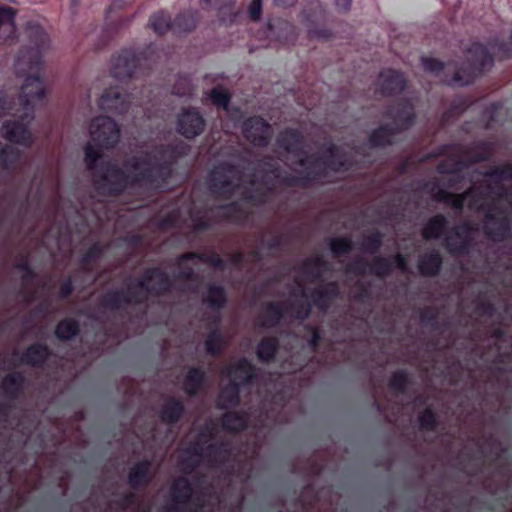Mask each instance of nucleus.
<instances>
[{
	"label": "nucleus",
	"instance_id": "412c9836",
	"mask_svg": "<svg viewBox=\"0 0 512 512\" xmlns=\"http://www.w3.org/2000/svg\"><path fill=\"white\" fill-rule=\"evenodd\" d=\"M191 488L184 478L177 479L172 486L173 505L168 512H197L191 508Z\"/></svg>",
	"mask_w": 512,
	"mask_h": 512
},
{
	"label": "nucleus",
	"instance_id": "6e6d98bb",
	"mask_svg": "<svg viewBox=\"0 0 512 512\" xmlns=\"http://www.w3.org/2000/svg\"><path fill=\"white\" fill-rule=\"evenodd\" d=\"M382 246V237L380 234H371L364 237L361 249L370 254H376Z\"/></svg>",
	"mask_w": 512,
	"mask_h": 512
},
{
	"label": "nucleus",
	"instance_id": "338daca9",
	"mask_svg": "<svg viewBox=\"0 0 512 512\" xmlns=\"http://www.w3.org/2000/svg\"><path fill=\"white\" fill-rule=\"evenodd\" d=\"M13 108V101L9 99L8 95L0 92V118L6 116Z\"/></svg>",
	"mask_w": 512,
	"mask_h": 512
},
{
	"label": "nucleus",
	"instance_id": "a211bd4d",
	"mask_svg": "<svg viewBox=\"0 0 512 512\" xmlns=\"http://www.w3.org/2000/svg\"><path fill=\"white\" fill-rule=\"evenodd\" d=\"M43 69V51L39 48L23 47L19 50L15 60V73L17 76L32 75Z\"/></svg>",
	"mask_w": 512,
	"mask_h": 512
},
{
	"label": "nucleus",
	"instance_id": "5701e85b",
	"mask_svg": "<svg viewBox=\"0 0 512 512\" xmlns=\"http://www.w3.org/2000/svg\"><path fill=\"white\" fill-rule=\"evenodd\" d=\"M301 23L306 27L309 39L320 38V0L306 5L300 13Z\"/></svg>",
	"mask_w": 512,
	"mask_h": 512
},
{
	"label": "nucleus",
	"instance_id": "4d7b16f0",
	"mask_svg": "<svg viewBox=\"0 0 512 512\" xmlns=\"http://www.w3.org/2000/svg\"><path fill=\"white\" fill-rule=\"evenodd\" d=\"M421 64L426 72L439 75L446 66V63L434 57H422Z\"/></svg>",
	"mask_w": 512,
	"mask_h": 512
},
{
	"label": "nucleus",
	"instance_id": "6e6552de",
	"mask_svg": "<svg viewBox=\"0 0 512 512\" xmlns=\"http://www.w3.org/2000/svg\"><path fill=\"white\" fill-rule=\"evenodd\" d=\"M90 136L91 140L95 144L87 145L84 150V161L87 165L86 150L88 148H94L100 151L101 157H103L102 149H113L117 146L120 140V127L118 123L109 116H97L92 119L90 123ZM102 158L99 159L98 163L104 162Z\"/></svg>",
	"mask_w": 512,
	"mask_h": 512
},
{
	"label": "nucleus",
	"instance_id": "c756f323",
	"mask_svg": "<svg viewBox=\"0 0 512 512\" xmlns=\"http://www.w3.org/2000/svg\"><path fill=\"white\" fill-rule=\"evenodd\" d=\"M205 95L214 107L222 111L229 107L232 100L230 91L222 84L215 85Z\"/></svg>",
	"mask_w": 512,
	"mask_h": 512
},
{
	"label": "nucleus",
	"instance_id": "bf43d9fd",
	"mask_svg": "<svg viewBox=\"0 0 512 512\" xmlns=\"http://www.w3.org/2000/svg\"><path fill=\"white\" fill-rule=\"evenodd\" d=\"M356 290L352 294V300L362 303L371 298V288L369 283L357 282L355 284Z\"/></svg>",
	"mask_w": 512,
	"mask_h": 512
},
{
	"label": "nucleus",
	"instance_id": "7ed1b4c3",
	"mask_svg": "<svg viewBox=\"0 0 512 512\" xmlns=\"http://www.w3.org/2000/svg\"><path fill=\"white\" fill-rule=\"evenodd\" d=\"M320 276V258L318 256L305 261L296 277L297 287L290 293L288 304L281 308L269 304L258 319V325L273 326L281 317L289 315L305 318L310 312V301H317L318 278Z\"/></svg>",
	"mask_w": 512,
	"mask_h": 512
},
{
	"label": "nucleus",
	"instance_id": "39448f33",
	"mask_svg": "<svg viewBox=\"0 0 512 512\" xmlns=\"http://www.w3.org/2000/svg\"><path fill=\"white\" fill-rule=\"evenodd\" d=\"M244 162L236 164L222 161L214 165L205 179L210 195L216 199L230 200L238 189L245 171L250 169L249 161Z\"/></svg>",
	"mask_w": 512,
	"mask_h": 512
},
{
	"label": "nucleus",
	"instance_id": "423d86ee",
	"mask_svg": "<svg viewBox=\"0 0 512 512\" xmlns=\"http://www.w3.org/2000/svg\"><path fill=\"white\" fill-rule=\"evenodd\" d=\"M169 287L168 276L158 269H153L148 271L142 280H136L129 284L127 296L118 292L108 294L104 298V304L107 307L115 308L121 306L122 302H140L150 293H160Z\"/></svg>",
	"mask_w": 512,
	"mask_h": 512
},
{
	"label": "nucleus",
	"instance_id": "c03bdc74",
	"mask_svg": "<svg viewBox=\"0 0 512 512\" xmlns=\"http://www.w3.org/2000/svg\"><path fill=\"white\" fill-rule=\"evenodd\" d=\"M48 355V351L46 347H43L41 345H33L30 348H28L27 352L22 358V361L31 364V365H37L42 363Z\"/></svg>",
	"mask_w": 512,
	"mask_h": 512
},
{
	"label": "nucleus",
	"instance_id": "37998d69",
	"mask_svg": "<svg viewBox=\"0 0 512 512\" xmlns=\"http://www.w3.org/2000/svg\"><path fill=\"white\" fill-rule=\"evenodd\" d=\"M203 373L197 369H190L185 381H184V389L187 394L193 395L195 394L201 387L203 382Z\"/></svg>",
	"mask_w": 512,
	"mask_h": 512
},
{
	"label": "nucleus",
	"instance_id": "f257e3e1",
	"mask_svg": "<svg viewBox=\"0 0 512 512\" xmlns=\"http://www.w3.org/2000/svg\"><path fill=\"white\" fill-rule=\"evenodd\" d=\"M191 146L183 140L160 144L151 151H140L123 159L98 163L99 150H86L87 169L93 185L102 196H120L128 189L163 188L173 176L177 161L189 154Z\"/></svg>",
	"mask_w": 512,
	"mask_h": 512
},
{
	"label": "nucleus",
	"instance_id": "de8ad7c7",
	"mask_svg": "<svg viewBox=\"0 0 512 512\" xmlns=\"http://www.w3.org/2000/svg\"><path fill=\"white\" fill-rule=\"evenodd\" d=\"M277 342L273 338H267L260 342L257 347V356L263 361L270 360L276 351Z\"/></svg>",
	"mask_w": 512,
	"mask_h": 512
},
{
	"label": "nucleus",
	"instance_id": "5fc2aeb1",
	"mask_svg": "<svg viewBox=\"0 0 512 512\" xmlns=\"http://www.w3.org/2000/svg\"><path fill=\"white\" fill-rule=\"evenodd\" d=\"M419 190L421 192L428 194L431 197V199L437 203V194L439 192H445L446 189L441 187V179L433 178L431 180L424 182L419 187Z\"/></svg>",
	"mask_w": 512,
	"mask_h": 512
},
{
	"label": "nucleus",
	"instance_id": "f704fd0d",
	"mask_svg": "<svg viewBox=\"0 0 512 512\" xmlns=\"http://www.w3.org/2000/svg\"><path fill=\"white\" fill-rule=\"evenodd\" d=\"M411 383V377L407 370L398 369L391 374L388 386L397 394L404 395Z\"/></svg>",
	"mask_w": 512,
	"mask_h": 512
},
{
	"label": "nucleus",
	"instance_id": "09e8293b",
	"mask_svg": "<svg viewBox=\"0 0 512 512\" xmlns=\"http://www.w3.org/2000/svg\"><path fill=\"white\" fill-rule=\"evenodd\" d=\"M78 332V325L75 321L67 319L60 322L56 328V335L59 339H70Z\"/></svg>",
	"mask_w": 512,
	"mask_h": 512
},
{
	"label": "nucleus",
	"instance_id": "2f4dec72",
	"mask_svg": "<svg viewBox=\"0 0 512 512\" xmlns=\"http://www.w3.org/2000/svg\"><path fill=\"white\" fill-rule=\"evenodd\" d=\"M444 246L446 250L453 256H463L468 254L471 246L468 237H461L459 232L455 236H448L444 239Z\"/></svg>",
	"mask_w": 512,
	"mask_h": 512
},
{
	"label": "nucleus",
	"instance_id": "864d4df0",
	"mask_svg": "<svg viewBox=\"0 0 512 512\" xmlns=\"http://www.w3.org/2000/svg\"><path fill=\"white\" fill-rule=\"evenodd\" d=\"M224 345H225V341H224L222 335L217 331L211 332L208 335L206 342H205V348L209 354L219 353L222 350V348L224 347Z\"/></svg>",
	"mask_w": 512,
	"mask_h": 512
},
{
	"label": "nucleus",
	"instance_id": "4c0bfd02",
	"mask_svg": "<svg viewBox=\"0 0 512 512\" xmlns=\"http://www.w3.org/2000/svg\"><path fill=\"white\" fill-rule=\"evenodd\" d=\"M150 462L142 461L137 463L129 474V484L132 487L144 485L149 480Z\"/></svg>",
	"mask_w": 512,
	"mask_h": 512
},
{
	"label": "nucleus",
	"instance_id": "774afa93",
	"mask_svg": "<svg viewBox=\"0 0 512 512\" xmlns=\"http://www.w3.org/2000/svg\"><path fill=\"white\" fill-rule=\"evenodd\" d=\"M451 175L452 176L448 178L441 179L442 188H456V186L462 181V176L459 175V172Z\"/></svg>",
	"mask_w": 512,
	"mask_h": 512
},
{
	"label": "nucleus",
	"instance_id": "4468645a",
	"mask_svg": "<svg viewBox=\"0 0 512 512\" xmlns=\"http://www.w3.org/2000/svg\"><path fill=\"white\" fill-rule=\"evenodd\" d=\"M243 137L254 147L268 146L272 137L271 125L261 116H250L241 125Z\"/></svg>",
	"mask_w": 512,
	"mask_h": 512
},
{
	"label": "nucleus",
	"instance_id": "cd10ccee",
	"mask_svg": "<svg viewBox=\"0 0 512 512\" xmlns=\"http://www.w3.org/2000/svg\"><path fill=\"white\" fill-rule=\"evenodd\" d=\"M482 175L491 180L489 183L495 187V190L498 193H503L505 195V193L508 192L504 189L501 183L504 180H512V164L507 163L494 166L490 170L483 172Z\"/></svg>",
	"mask_w": 512,
	"mask_h": 512
},
{
	"label": "nucleus",
	"instance_id": "6ab92c4d",
	"mask_svg": "<svg viewBox=\"0 0 512 512\" xmlns=\"http://www.w3.org/2000/svg\"><path fill=\"white\" fill-rule=\"evenodd\" d=\"M202 440H197L190 448L184 450L179 456L178 466L184 473H189L206 457H210L216 452L217 448L212 444L207 445L206 449L202 446Z\"/></svg>",
	"mask_w": 512,
	"mask_h": 512
},
{
	"label": "nucleus",
	"instance_id": "1a4fd4ad",
	"mask_svg": "<svg viewBox=\"0 0 512 512\" xmlns=\"http://www.w3.org/2000/svg\"><path fill=\"white\" fill-rule=\"evenodd\" d=\"M493 152L494 148L491 142L479 140L463 151V154L468 156L466 159L456 160L453 165H449L446 161H441L437 165L436 171L441 175L456 174L462 168L490 160Z\"/></svg>",
	"mask_w": 512,
	"mask_h": 512
},
{
	"label": "nucleus",
	"instance_id": "f8f14e48",
	"mask_svg": "<svg viewBox=\"0 0 512 512\" xmlns=\"http://www.w3.org/2000/svg\"><path fill=\"white\" fill-rule=\"evenodd\" d=\"M32 120L25 114L17 120H5L1 125L0 135L10 143L30 148L35 140L29 127Z\"/></svg>",
	"mask_w": 512,
	"mask_h": 512
},
{
	"label": "nucleus",
	"instance_id": "aec40b11",
	"mask_svg": "<svg viewBox=\"0 0 512 512\" xmlns=\"http://www.w3.org/2000/svg\"><path fill=\"white\" fill-rule=\"evenodd\" d=\"M380 83L377 91L383 97H390L401 94L407 87V79L405 75L395 69H386L379 74Z\"/></svg>",
	"mask_w": 512,
	"mask_h": 512
},
{
	"label": "nucleus",
	"instance_id": "e2e57ef3",
	"mask_svg": "<svg viewBox=\"0 0 512 512\" xmlns=\"http://www.w3.org/2000/svg\"><path fill=\"white\" fill-rule=\"evenodd\" d=\"M247 13L251 21H259L263 13V0H251Z\"/></svg>",
	"mask_w": 512,
	"mask_h": 512
},
{
	"label": "nucleus",
	"instance_id": "ea45409f",
	"mask_svg": "<svg viewBox=\"0 0 512 512\" xmlns=\"http://www.w3.org/2000/svg\"><path fill=\"white\" fill-rule=\"evenodd\" d=\"M418 422L420 429L427 432H433L439 425L438 415L436 411L428 406L418 414Z\"/></svg>",
	"mask_w": 512,
	"mask_h": 512
},
{
	"label": "nucleus",
	"instance_id": "603ef678",
	"mask_svg": "<svg viewBox=\"0 0 512 512\" xmlns=\"http://www.w3.org/2000/svg\"><path fill=\"white\" fill-rule=\"evenodd\" d=\"M23 382L21 374L13 373L8 375L2 382V390L7 395H14Z\"/></svg>",
	"mask_w": 512,
	"mask_h": 512
},
{
	"label": "nucleus",
	"instance_id": "a878e982",
	"mask_svg": "<svg viewBox=\"0 0 512 512\" xmlns=\"http://www.w3.org/2000/svg\"><path fill=\"white\" fill-rule=\"evenodd\" d=\"M443 265L441 253L432 249L420 256L418 261V271L424 277H436L439 275Z\"/></svg>",
	"mask_w": 512,
	"mask_h": 512
},
{
	"label": "nucleus",
	"instance_id": "9b49d317",
	"mask_svg": "<svg viewBox=\"0 0 512 512\" xmlns=\"http://www.w3.org/2000/svg\"><path fill=\"white\" fill-rule=\"evenodd\" d=\"M207 122L200 108L182 107L176 117V132L187 140H194L206 129Z\"/></svg>",
	"mask_w": 512,
	"mask_h": 512
},
{
	"label": "nucleus",
	"instance_id": "49530a36",
	"mask_svg": "<svg viewBox=\"0 0 512 512\" xmlns=\"http://www.w3.org/2000/svg\"><path fill=\"white\" fill-rule=\"evenodd\" d=\"M489 46L500 59L512 57V41L510 38L509 41L494 39L489 43Z\"/></svg>",
	"mask_w": 512,
	"mask_h": 512
},
{
	"label": "nucleus",
	"instance_id": "58836bf2",
	"mask_svg": "<svg viewBox=\"0 0 512 512\" xmlns=\"http://www.w3.org/2000/svg\"><path fill=\"white\" fill-rule=\"evenodd\" d=\"M28 39L30 43L28 47L39 48L41 51H44L49 37L41 25L30 24L28 28Z\"/></svg>",
	"mask_w": 512,
	"mask_h": 512
},
{
	"label": "nucleus",
	"instance_id": "20e7f679",
	"mask_svg": "<svg viewBox=\"0 0 512 512\" xmlns=\"http://www.w3.org/2000/svg\"><path fill=\"white\" fill-rule=\"evenodd\" d=\"M466 53L469 58L461 65L458 66L456 61L448 62V65L456 68L454 74L445 80L449 87L469 86L494 65V56L485 45L479 42L472 43Z\"/></svg>",
	"mask_w": 512,
	"mask_h": 512
},
{
	"label": "nucleus",
	"instance_id": "a19ab883",
	"mask_svg": "<svg viewBox=\"0 0 512 512\" xmlns=\"http://www.w3.org/2000/svg\"><path fill=\"white\" fill-rule=\"evenodd\" d=\"M204 302L213 309H219L226 303V295L223 287L212 285L208 288L203 298Z\"/></svg>",
	"mask_w": 512,
	"mask_h": 512
},
{
	"label": "nucleus",
	"instance_id": "393cba45",
	"mask_svg": "<svg viewBox=\"0 0 512 512\" xmlns=\"http://www.w3.org/2000/svg\"><path fill=\"white\" fill-rule=\"evenodd\" d=\"M200 21V13L195 9L179 12L173 19V32L176 35H186L194 31Z\"/></svg>",
	"mask_w": 512,
	"mask_h": 512
},
{
	"label": "nucleus",
	"instance_id": "e433bc0d",
	"mask_svg": "<svg viewBox=\"0 0 512 512\" xmlns=\"http://www.w3.org/2000/svg\"><path fill=\"white\" fill-rule=\"evenodd\" d=\"M465 149L462 148L459 143H445L435 147L432 151L427 153L421 161H428L431 159H436L439 157H448L452 158V156L456 153H463Z\"/></svg>",
	"mask_w": 512,
	"mask_h": 512
},
{
	"label": "nucleus",
	"instance_id": "3c124183",
	"mask_svg": "<svg viewBox=\"0 0 512 512\" xmlns=\"http://www.w3.org/2000/svg\"><path fill=\"white\" fill-rule=\"evenodd\" d=\"M223 427L229 431H239L246 425V420L237 413H227L222 420Z\"/></svg>",
	"mask_w": 512,
	"mask_h": 512
},
{
	"label": "nucleus",
	"instance_id": "b1692460",
	"mask_svg": "<svg viewBox=\"0 0 512 512\" xmlns=\"http://www.w3.org/2000/svg\"><path fill=\"white\" fill-rule=\"evenodd\" d=\"M196 263H205L214 267H222L223 261L217 257L216 255L213 256H205V255H199L195 253H188L184 254L179 259V267L182 269L179 272V276L182 278H187L189 281H194L191 277L193 275V268L188 267V262Z\"/></svg>",
	"mask_w": 512,
	"mask_h": 512
},
{
	"label": "nucleus",
	"instance_id": "052dcab7",
	"mask_svg": "<svg viewBox=\"0 0 512 512\" xmlns=\"http://www.w3.org/2000/svg\"><path fill=\"white\" fill-rule=\"evenodd\" d=\"M241 362H246L251 367L252 378H253L254 377V367L246 359H240V360L236 361L235 363L229 365L227 368H225L221 372L222 377L228 379V381L230 382V373L237 375L238 377L244 376L243 370L238 369V366L240 365Z\"/></svg>",
	"mask_w": 512,
	"mask_h": 512
},
{
	"label": "nucleus",
	"instance_id": "473e14b6",
	"mask_svg": "<svg viewBox=\"0 0 512 512\" xmlns=\"http://www.w3.org/2000/svg\"><path fill=\"white\" fill-rule=\"evenodd\" d=\"M149 25L159 36L166 35L170 30L173 31V19L164 11H159L151 15Z\"/></svg>",
	"mask_w": 512,
	"mask_h": 512
},
{
	"label": "nucleus",
	"instance_id": "0e129e2a",
	"mask_svg": "<svg viewBox=\"0 0 512 512\" xmlns=\"http://www.w3.org/2000/svg\"><path fill=\"white\" fill-rule=\"evenodd\" d=\"M475 311L481 316L492 317L496 312L495 305L488 300H479L476 303Z\"/></svg>",
	"mask_w": 512,
	"mask_h": 512
},
{
	"label": "nucleus",
	"instance_id": "bb28decb",
	"mask_svg": "<svg viewBox=\"0 0 512 512\" xmlns=\"http://www.w3.org/2000/svg\"><path fill=\"white\" fill-rule=\"evenodd\" d=\"M330 167L336 172H349L356 167L354 156L343 148L334 146L330 152Z\"/></svg>",
	"mask_w": 512,
	"mask_h": 512
},
{
	"label": "nucleus",
	"instance_id": "72a5a7b5",
	"mask_svg": "<svg viewBox=\"0 0 512 512\" xmlns=\"http://www.w3.org/2000/svg\"><path fill=\"white\" fill-rule=\"evenodd\" d=\"M183 413V405L176 399H168L160 411L161 420L165 423L178 421Z\"/></svg>",
	"mask_w": 512,
	"mask_h": 512
},
{
	"label": "nucleus",
	"instance_id": "c85d7f7f",
	"mask_svg": "<svg viewBox=\"0 0 512 512\" xmlns=\"http://www.w3.org/2000/svg\"><path fill=\"white\" fill-rule=\"evenodd\" d=\"M437 203L444 204L455 213L461 214L464 210L465 203L468 204V199L465 195V191L463 193H452L446 189L445 192H439L437 194Z\"/></svg>",
	"mask_w": 512,
	"mask_h": 512
},
{
	"label": "nucleus",
	"instance_id": "ddd939ff",
	"mask_svg": "<svg viewBox=\"0 0 512 512\" xmlns=\"http://www.w3.org/2000/svg\"><path fill=\"white\" fill-rule=\"evenodd\" d=\"M142 58V53H136L132 49L122 50L117 56L112 57L111 76L120 82L129 81L139 68Z\"/></svg>",
	"mask_w": 512,
	"mask_h": 512
},
{
	"label": "nucleus",
	"instance_id": "4be33fe9",
	"mask_svg": "<svg viewBox=\"0 0 512 512\" xmlns=\"http://www.w3.org/2000/svg\"><path fill=\"white\" fill-rule=\"evenodd\" d=\"M401 134L391 123H384L373 129L367 138L370 148H386L392 146L395 136Z\"/></svg>",
	"mask_w": 512,
	"mask_h": 512
},
{
	"label": "nucleus",
	"instance_id": "79ce46f5",
	"mask_svg": "<svg viewBox=\"0 0 512 512\" xmlns=\"http://www.w3.org/2000/svg\"><path fill=\"white\" fill-rule=\"evenodd\" d=\"M194 85L188 76L179 75L172 87V93L178 97H191Z\"/></svg>",
	"mask_w": 512,
	"mask_h": 512
},
{
	"label": "nucleus",
	"instance_id": "7c9ffc66",
	"mask_svg": "<svg viewBox=\"0 0 512 512\" xmlns=\"http://www.w3.org/2000/svg\"><path fill=\"white\" fill-rule=\"evenodd\" d=\"M21 160V151L10 145L0 148V167L6 172H13Z\"/></svg>",
	"mask_w": 512,
	"mask_h": 512
},
{
	"label": "nucleus",
	"instance_id": "13d9d810",
	"mask_svg": "<svg viewBox=\"0 0 512 512\" xmlns=\"http://www.w3.org/2000/svg\"><path fill=\"white\" fill-rule=\"evenodd\" d=\"M369 262H367L363 258L355 259L354 261L350 262L346 266V272L348 274H353L355 276H364L369 269Z\"/></svg>",
	"mask_w": 512,
	"mask_h": 512
},
{
	"label": "nucleus",
	"instance_id": "f03ea898",
	"mask_svg": "<svg viewBox=\"0 0 512 512\" xmlns=\"http://www.w3.org/2000/svg\"><path fill=\"white\" fill-rule=\"evenodd\" d=\"M277 146L286 154L291 173L282 169L271 157L248 162L253 187L245 191V197L255 205L267 202L268 193L282 188H309L320 181V150L311 152L303 134L295 128H286L276 139Z\"/></svg>",
	"mask_w": 512,
	"mask_h": 512
},
{
	"label": "nucleus",
	"instance_id": "8fccbe9b",
	"mask_svg": "<svg viewBox=\"0 0 512 512\" xmlns=\"http://www.w3.org/2000/svg\"><path fill=\"white\" fill-rule=\"evenodd\" d=\"M438 310L434 307L427 306L419 311V318L422 324L427 327L438 328Z\"/></svg>",
	"mask_w": 512,
	"mask_h": 512
},
{
	"label": "nucleus",
	"instance_id": "c9c22d12",
	"mask_svg": "<svg viewBox=\"0 0 512 512\" xmlns=\"http://www.w3.org/2000/svg\"><path fill=\"white\" fill-rule=\"evenodd\" d=\"M368 266V273L378 278H386L393 272L392 261L384 256H375Z\"/></svg>",
	"mask_w": 512,
	"mask_h": 512
},
{
	"label": "nucleus",
	"instance_id": "9d476101",
	"mask_svg": "<svg viewBox=\"0 0 512 512\" xmlns=\"http://www.w3.org/2000/svg\"><path fill=\"white\" fill-rule=\"evenodd\" d=\"M24 82L21 86L19 103L25 111V116L34 119L37 101H43L47 96L45 82L41 74L22 76Z\"/></svg>",
	"mask_w": 512,
	"mask_h": 512
},
{
	"label": "nucleus",
	"instance_id": "680f3d73",
	"mask_svg": "<svg viewBox=\"0 0 512 512\" xmlns=\"http://www.w3.org/2000/svg\"><path fill=\"white\" fill-rule=\"evenodd\" d=\"M16 10L10 6L0 5V26L14 25Z\"/></svg>",
	"mask_w": 512,
	"mask_h": 512
},
{
	"label": "nucleus",
	"instance_id": "f3484780",
	"mask_svg": "<svg viewBox=\"0 0 512 512\" xmlns=\"http://www.w3.org/2000/svg\"><path fill=\"white\" fill-rule=\"evenodd\" d=\"M238 369L243 370L244 376L238 377L230 373V382L222 388L217 405L221 409H228L238 404V390L242 384L252 379V369L246 362H241Z\"/></svg>",
	"mask_w": 512,
	"mask_h": 512
},
{
	"label": "nucleus",
	"instance_id": "dca6fc26",
	"mask_svg": "<svg viewBox=\"0 0 512 512\" xmlns=\"http://www.w3.org/2000/svg\"><path fill=\"white\" fill-rule=\"evenodd\" d=\"M100 110L113 115H123L129 111V94L121 87L106 88L98 99Z\"/></svg>",
	"mask_w": 512,
	"mask_h": 512
},
{
	"label": "nucleus",
	"instance_id": "a18cd8bd",
	"mask_svg": "<svg viewBox=\"0 0 512 512\" xmlns=\"http://www.w3.org/2000/svg\"><path fill=\"white\" fill-rule=\"evenodd\" d=\"M331 251L335 256H342L353 250V242L349 237L333 238L330 242Z\"/></svg>",
	"mask_w": 512,
	"mask_h": 512
},
{
	"label": "nucleus",
	"instance_id": "2eb2a0df",
	"mask_svg": "<svg viewBox=\"0 0 512 512\" xmlns=\"http://www.w3.org/2000/svg\"><path fill=\"white\" fill-rule=\"evenodd\" d=\"M383 117L392 120L400 133L409 130L416 122V112L413 103L408 98H401L395 104L383 111Z\"/></svg>",
	"mask_w": 512,
	"mask_h": 512
},
{
	"label": "nucleus",
	"instance_id": "69168bd1",
	"mask_svg": "<svg viewBox=\"0 0 512 512\" xmlns=\"http://www.w3.org/2000/svg\"><path fill=\"white\" fill-rule=\"evenodd\" d=\"M227 117L235 124L243 122L244 112L239 106L229 104V107L223 110Z\"/></svg>",
	"mask_w": 512,
	"mask_h": 512
},
{
	"label": "nucleus",
	"instance_id": "0eeeda50",
	"mask_svg": "<svg viewBox=\"0 0 512 512\" xmlns=\"http://www.w3.org/2000/svg\"><path fill=\"white\" fill-rule=\"evenodd\" d=\"M508 193H498L495 187L487 181L472 185L465 191L470 210L485 214L488 220H493L499 212V200L505 199Z\"/></svg>",
	"mask_w": 512,
	"mask_h": 512
}]
</instances>
